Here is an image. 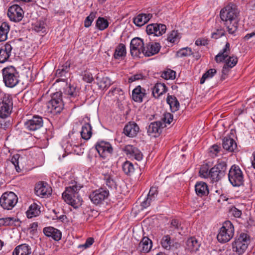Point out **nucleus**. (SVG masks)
I'll return each mask as SVG.
<instances>
[{
    "label": "nucleus",
    "mask_w": 255,
    "mask_h": 255,
    "mask_svg": "<svg viewBox=\"0 0 255 255\" xmlns=\"http://www.w3.org/2000/svg\"><path fill=\"white\" fill-rule=\"evenodd\" d=\"M82 186L76 183L66 188L62 194V198L69 205L74 208H78L82 205V199L78 192Z\"/></svg>",
    "instance_id": "obj_1"
},
{
    "label": "nucleus",
    "mask_w": 255,
    "mask_h": 255,
    "mask_svg": "<svg viewBox=\"0 0 255 255\" xmlns=\"http://www.w3.org/2000/svg\"><path fill=\"white\" fill-rule=\"evenodd\" d=\"M3 82L6 87L12 88L19 82V73L13 66H9L2 69Z\"/></svg>",
    "instance_id": "obj_2"
},
{
    "label": "nucleus",
    "mask_w": 255,
    "mask_h": 255,
    "mask_svg": "<svg viewBox=\"0 0 255 255\" xmlns=\"http://www.w3.org/2000/svg\"><path fill=\"white\" fill-rule=\"evenodd\" d=\"M250 243V237L246 233H241L232 244L233 250L239 255H243Z\"/></svg>",
    "instance_id": "obj_3"
},
{
    "label": "nucleus",
    "mask_w": 255,
    "mask_h": 255,
    "mask_svg": "<svg viewBox=\"0 0 255 255\" xmlns=\"http://www.w3.org/2000/svg\"><path fill=\"white\" fill-rule=\"evenodd\" d=\"M64 106L62 93L61 92L53 94L51 100L47 103L48 109L53 114H60L63 110Z\"/></svg>",
    "instance_id": "obj_4"
},
{
    "label": "nucleus",
    "mask_w": 255,
    "mask_h": 255,
    "mask_svg": "<svg viewBox=\"0 0 255 255\" xmlns=\"http://www.w3.org/2000/svg\"><path fill=\"white\" fill-rule=\"evenodd\" d=\"M234 227L230 221H225L217 235L218 241L221 243L229 242L234 236Z\"/></svg>",
    "instance_id": "obj_5"
},
{
    "label": "nucleus",
    "mask_w": 255,
    "mask_h": 255,
    "mask_svg": "<svg viewBox=\"0 0 255 255\" xmlns=\"http://www.w3.org/2000/svg\"><path fill=\"white\" fill-rule=\"evenodd\" d=\"M227 170L226 162L219 160L217 163L210 169L209 178L213 182H218L225 176Z\"/></svg>",
    "instance_id": "obj_6"
},
{
    "label": "nucleus",
    "mask_w": 255,
    "mask_h": 255,
    "mask_svg": "<svg viewBox=\"0 0 255 255\" xmlns=\"http://www.w3.org/2000/svg\"><path fill=\"white\" fill-rule=\"evenodd\" d=\"M228 178L233 186L239 187L243 185L244 174L238 165L234 164L231 166L229 171Z\"/></svg>",
    "instance_id": "obj_7"
},
{
    "label": "nucleus",
    "mask_w": 255,
    "mask_h": 255,
    "mask_svg": "<svg viewBox=\"0 0 255 255\" xmlns=\"http://www.w3.org/2000/svg\"><path fill=\"white\" fill-rule=\"evenodd\" d=\"M13 103L12 98L8 94H4L0 99V118L5 119L11 114Z\"/></svg>",
    "instance_id": "obj_8"
},
{
    "label": "nucleus",
    "mask_w": 255,
    "mask_h": 255,
    "mask_svg": "<svg viewBox=\"0 0 255 255\" xmlns=\"http://www.w3.org/2000/svg\"><path fill=\"white\" fill-rule=\"evenodd\" d=\"M17 196L12 192H6L0 198V206L4 210H11L16 204Z\"/></svg>",
    "instance_id": "obj_9"
},
{
    "label": "nucleus",
    "mask_w": 255,
    "mask_h": 255,
    "mask_svg": "<svg viewBox=\"0 0 255 255\" xmlns=\"http://www.w3.org/2000/svg\"><path fill=\"white\" fill-rule=\"evenodd\" d=\"M43 125V120L41 117L33 116L31 119H27L23 123L24 129L29 132H34L40 129Z\"/></svg>",
    "instance_id": "obj_10"
},
{
    "label": "nucleus",
    "mask_w": 255,
    "mask_h": 255,
    "mask_svg": "<svg viewBox=\"0 0 255 255\" xmlns=\"http://www.w3.org/2000/svg\"><path fill=\"white\" fill-rule=\"evenodd\" d=\"M109 194V191L106 188L101 187L93 191L89 195V198L93 204L97 205L103 203Z\"/></svg>",
    "instance_id": "obj_11"
},
{
    "label": "nucleus",
    "mask_w": 255,
    "mask_h": 255,
    "mask_svg": "<svg viewBox=\"0 0 255 255\" xmlns=\"http://www.w3.org/2000/svg\"><path fill=\"white\" fill-rule=\"evenodd\" d=\"M95 148L100 156L103 159H106L110 156L113 151V148L110 142L104 140L98 141Z\"/></svg>",
    "instance_id": "obj_12"
},
{
    "label": "nucleus",
    "mask_w": 255,
    "mask_h": 255,
    "mask_svg": "<svg viewBox=\"0 0 255 255\" xmlns=\"http://www.w3.org/2000/svg\"><path fill=\"white\" fill-rule=\"evenodd\" d=\"M145 50L144 43L142 39L135 37L130 41V52L132 56L140 57V55L144 54Z\"/></svg>",
    "instance_id": "obj_13"
},
{
    "label": "nucleus",
    "mask_w": 255,
    "mask_h": 255,
    "mask_svg": "<svg viewBox=\"0 0 255 255\" xmlns=\"http://www.w3.org/2000/svg\"><path fill=\"white\" fill-rule=\"evenodd\" d=\"M34 191L37 196L41 198H47L51 195L52 190L46 182L40 181L36 184Z\"/></svg>",
    "instance_id": "obj_14"
},
{
    "label": "nucleus",
    "mask_w": 255,
    "mask_h": 255,
    "mask_svg": "<svg viewBox=\"0 0 255 255\" xmlns=\"http://www.w3.org/2000/svg\"><path fill=\"white\" fill-rule=\"evenodd\" d=\"M217 21H222L230 34H234L238 29L237 17H219L216 19Z\"/></svg>",
    "instance_id": "obj_15"
},
{
    "label": "nucleus",
    "mask_w": 255,
    "mask_h": 255,
    "mask_svg": "<svg viewBox=\"0 0 255 255\" xmlns=\"http://www.w3.org/2000/svg\"><path fill=\"white\" fill-rule=\"evenodd\" d=\"M70 63L66 62L62 66L59 67L58 69L56 71L55 76L59 79L56 80V82L60 81L65 82L69 77L70 73Z\"/></svg>",
    "instance_id": "obj_16"
},
{
    "label": "nucleus",
    "mask_w": 255,
    "mask_h": 255,
    "mask_svg": "<svg viewBox=\"0 0 255 255\" xmlns=\"http://www.w3.org/2000/svg\"><path fill=\"white\" fill-rule=\"evenodd\" d=\"M146 30L148 35L153 34L158 36L165 33L166 26L161 23H152L146 26Z\"/></svg>",
    "instance_id": "obj_17"
},
{
    "label": "nucleus",
    "mask_w": 255,
    "mask_h": 255,
    "mask_svg": "<svg viewBox=\"0 0 255 255\" xmlns=\"http://www.w3.org/2000/svg\"><path fill=\"white\" fill-rule=\"evenodd\" d=\"M32 29L37 33H46L47 32L48 26L46 19L42 17L33 19Z\"/></svg>",
    "instance_id": "obj_18"
},
{
    "label": "nucleus",
    "mask_w": 255,
    "mask_h": 255,
    "mask_svg": "<svg viewBox=\"0 0 255 255\" xmlns=\"http://www.w3.org/2000/svg\"><path fill=\"white\" fill-rule=\"evenodd\" d=\"M139 131L137 124L134 122H128L124 127V133L129 137H135Z\"/></svg>",
    "instance_id": "obj_19"
},
{
    "label": "nucleus",
    "mask_w": 255,
    "mask_h": 255,
    "mask_svg": "<svg viewBox=\"0 0 255 255\" xmlns=\"http://www.w3.org/2000/svg\"><path fill=\"white\" fill-rule=\"evenodd\" d=\"M124 151L129 157L134 158L135 159L140 161L142 159L143 155L141 151L136 147L128 144L125 146Z\"/></svg>",
    "instance_id": "obj_20"
},
{
    "label": "nucleus",
    "mask_w": 255,
    "mask_h": 255,
    "mask_svg": "<svg viewBox=\"0 0 255 255\" xmlns=\"http://www.w3.org/2000/svg\"><path fill=\"white\" fill-rule=\"evenodd\" d=\"M163 123L160 121L154 122L150 123L147 128V132L149 135L154 137L157 136L161 132Z\"/></svg>",
    "instance_id": "obj_21"
},
{
    "label": "nucleus",
    "mask_w": 255,
    "mask_h": 255,
    "mask_svg": "<svg viewBox=\"0 0 255 255\" xmlns=\"http://www.w3.org/2000/svg\"><path fill=\"white\" fill-rule=\"evenodd\" d=\"M43 232L46 236L51 237L55 241H58L61 239V232L54 227H45L43 228Z\"/></svg>",
    "instance_id": "obj_22"
},
{
    "label": "nucleus",
    "mask_w": 255,
    "mask_h": 255,
    "mask_svg": "<svg viewBox=\"0 0 255 255\" xmlns=\"http://www.w3.org/2000/svg\"><path fill=\"white\" fill-rule=\"evenodd\" d=\"M238 14L237 6L230 3L221 10L220 16H237Z\"/></svg>",
    "instance_id": "obj_23"
},
{
    "label": "nucleus",
    "mask_w": 255,
    "mask_h": 255,
    "mask_svg": "<svg viewBox=\"0 0 255 255\" xmlns=\"http://www.w3.org/2000/svg\"><path fill=\"white\" fill-rule=\"evenodd\" d=\"M12 49V47L9 43H6L0 47V63L7 61L11 55Z\"/></svg>",
    "instance_id": "obj_24"
},
{
    "label": "nucleus",
    "mask_w": 255,
    "mask_h": 255,
    "mask_svg": "<svg viewBox=\"0 0 255 255\" xmlns=\"http://www.w3.org/2000/svg\"><path fill=\"white\" fill-rule=\"evenodd\" d=\"M143 55L147 57L152 56L157 54L160 50V46L158 43L149 42L144 46Z\"/></svg>",
    "instance_id": "obj_25"
},
{
    "label": "nucleus",
    "mask_w": 255,
    "mask_h": 255,
    "mask_svg": "<svg viewBox=\"0 0 255 255\" xmlns=\"http://www.w3.org/2000/svg\"><path fill=\"white\" fill-rule=\"evenodd\" d=\"M146 95L145 89L140 86H137L132 92V99L135 102L141 103Z\"/></svg>",
    "instance_id": "obj_26"
},
{
    "label": "nucleus",
    "mask_w": 255,
    "mask_h": 255,
    "mask_svg": "<svg viewBox=\"0 0 255 255\" xmlns=\"http://www.w3.org/2000/svg\"><path fill=\"white\" fill-rule=\"evenodd\" d=\"M230 50V44L228 42H227L225 47L215 56V59L217 63H219L225 60L228 57Z\"/></svg>",
    "instance_id": "obj_27"
},
{
    "label": "nucleus",
    "mask_w": 255,
    "mask_h": 255,
    "mask_svg": "<svg viewBox=\"0 0 255 255\" xmlns=\"http://www.w3.org/2000/svg\"><path fill=\"white\" fill-rule=\"evenodd\" d=\"M152 247V242L147 237L142 238L138 247V250L142 253H148Z\"/></svg>",
    "instance_id": "obj_28"
},
{
    "label": "nucleus",
    "mask_w": 255,
    "mask_h": 255,
    "mask_svg": "<svg viewBox=\"0 0 255 255\" xmlns=\"http://www.w3.org/2000/svg\"><path fill=\"white\" fill-rule=\"evenodd\" d=\"M222 145L224 149L231 152H234L237 148V145L235 141L229 136L224 138Z\"/></svg>",
    "instance_id": "obj_29"
},
{
    "label": "nucleus",
    "mask_w": 255,
    "mask_h": 255,
    "mask_svg": "<svg viewBox=\"0 0 255 255\" xmlns=\"http://www.w3.org/2000/svg\"><path fill=\"white\" fill-rule=\"evenodd\" d=\"M31 253V249L29 246L26 244H21L16 247L13 255H30Z\"/></svg>",
    "instance_id": "obj_30"
},
{
    "label": "nucleus",
    "mask_w": 255,
    "mask_h": 255,
    "mask_svg": "<svg viewBox=\"0 0 255 255\" xmlns=\"http://www.w3.org/2000/svg\"><path fill=\"white\" fill-rule=\"evenodd\" d=\"M167 91V87L165 84L157 83H156L152 89V95L156 98H158L160 96L165 93Z\"/></svg>",
    "instance_id": "obj_31"
},
{
    "label": "nucleus",
    "mask_w": 255,
    "mask_h": 255,
    "mask_svg": "<svg viewBox=\"0 0 255 255\" xmlns=\"http://www.w3.org/2000/svg\"><path fill=\"white\" fill-rule=\"evenodd\" d=\"M195 191L198 196L202 197L209 193L207 184L204 182H198L195 186Z\"/></svg>",
    "instance_id": "obj_32"
},
{
    "label": "nucleus",
    "mask_w": 255,
    "mask_h": 255,
    "mask_svg": "<svg viewBox=\"0 0 255 255\" xmlns=\"http://www.w3.org/2000/svg\"><path fill=\"white\" fill-rule=\"evenodd\" d=\"M92 126L89 123H85L80 131L81 137L86 140L89 139L92 135Z\"/></svg>",
    "instance_id": "obj_33"
},
{
    "label": "nucleus",
    "mask_w": 255,
    "mask_h": 255,
    "mask_svg": "<svg viewBox=\"0 0 255 255\" xmlns=\"http://www.w3.org/2000/svg\"><path fill=\"white\" fill-rule=\"evenodd\" d=\"M40 206L36 203L32 204L26 211V216L28 218H32L34 217L38 216L41 211L40 210Z\"/></svg>",
    "instance_id": "obj_34"
},
{
    "label": "nucleus",
    "mask_w": 255,
    "mask_h": 255,
    "mask_svg": "<svg viewBox=\"0 0 255 255\" xmlns=\"http://www.w3.org/2000/svg\"><path fill=\"white\" fill-rule=\"evenodd\" d=\"M186 249L190 252H196L198 250L200 244L197 240L194 237L189 238L186 241Z\"/></svg>",
    "instance_id": "obj_35"
},
{
    "label": "nucleus",
    "mask_w": 255,
    "mask_h": 255,
    "mask_svg": "<svg viewBox=\"0 0 255 255\" xmlns=\"http://www.w3.org/2000/svg\"><path fill=\"white\" fill-rule=\"evenodd\" d=\"M126 46L123 44H119L116 48L114 57L116 59H123L126 55Z\"/></svg>",
    "instance_id": "obj_36"
},
{
    "label": "nucleus",
    "mask_w": 255,
    "mask_h": 255,
    "mask_svg": "<svg viewBox=\"0 0 255 255\" xmlns=\"http://www.w3.org/2000/svg\"><path fill=\"white\" fill-rule=\"evenodd\" d=\"M64 93L71 99L72 98H75L78 96L79 90L76 86L69 84L68 86L64 89Z\"/></svg>",
    "instance_id": "obj_37"
},
{
    "label": "nucleus",
    "mask_w": 255,
    "mask_h": 255,
    "mask_svg": "<svg viewBox=\"0 0 255 255\" xmlns=\"http://www.w3.org/2000/svg\"><path fill=\"white\" fill-rule=\"evenodd\" d=\"M167 103L169 105L172 112H175L178 110L179 103L174 96L168 95L167 96Z\"/></svg>",
    "instance_id": "obj_38"
},
{
    "label": "nucleus",
    "mask_w": 255,
    "mask_h": 255,
    "mask_svg": "<svg viewBox=\"0 0 255 255\" xmlns=\"http://www.w3.org/2000/svg\"><path fill=\"white\" fill-rule=\"evenodd\" d=\"M182 230L181 223L177 219H172L170 222L169 227V232L171 234L177 232L181 234V231Z\"/></svg>",
    "instance_id": "obj_39"
},
{
    "label": "nucleus",
    "mask_w": 255,
    "mask_h": 255,
    "mask_svg": "<svg viewBox=\"0 0 255 255\" xmlns=\"http://www.w3.org/2000/svg\"><path fill=\"white\" fill-rule=\"evenodd\" d=\"M23 14V10L17 4H13L10 6L7 11V16H22Z\"/></svg>",
    "instance_id": "obj_40"
},
{
    "label": "nucleus",
    "mask_w": 255,
    "mask_h": 255,
    "mask_svg": "<svg viewBox=\"0 0 255 255\" xmlns=\"http://www.w3.org/2000/svg\"><path fill=\"white\" fill-rule=\"evenodd\" d=\"M9 31V26L5 22H2L0 26V41H4L7 38V34Z\"/></svg>",
    "instance_id": "obj_41"
},
{
    "label": "nucleus",
    "mask_w": 255,
    "mask_h": 255,
    "mask_svg": "<svg viewBox=\"0 0 255 255\" xmlns=\"http://www.w3.org/2000/svg\"><path fill=\"white\" fill-rule=\"evenodd\" d=\"M122 169L127 175H130L134 171V165L131 162L127 160L123 163Z\"/></svg>",
    "instance_id": "obj_42"
},
{
    "label": "nucleus",
    "mask_w": 255,
    "mask_h": 255,
    "mask_svg": "<svg viewBox=\"0 0 255 255\" xmlns=\"http://www.w3.org/2000/svg\"><path fill=\"white\" fill-rule=\"evenodd\" d=\"M109 23L104 17H98L96 21V27L100 30H104L109 26Z\"/></svg>",
    "instance_id": "obj_43"
},
{
    "label": "nucleus",
    "mask_w": 255,
    "mask_h": 255,
    "mask_svg": "<svg viewBox=\"0 0 255 255\" xmlns=\"http://www.w3.org/2000/svg\"><path fill=\"white\" fill-rule=\"evenodd\" d=\"M161 77L165 80H173L176 77V72L170 69H166L162 72Z\"/></svg>",
    "instance_id": "obj_44"
},
{
    "label": "nucleus",
    "mask_w": 255,
    "mask_h": 255,
    "mask_svg": "<svg viewBox=\"0 0 255 255\" xmlns=\"http://www.w3.org/2000/svg\"><path fill=\"white\" fill-rule=\"evenodd\" d=\"M180 34L176 30H172L168 35L167 40L172 43H174L179 41L180 39Z\"/></svg>",
    "instance_id": "obj_45"
},
{
    "label": "nucleus",
    "mask_w": 255,
    "mask_h": 255,
    "mask_svg": "<svg viewBox=\"0 0 255 255\" xmlns=\"http://www.w3.org/2000/svg\"><path fill=\"white\" fill-rule=\"evenodd\" d=\"M217 73L215 69H210L205 73L200 79V83L203 84L204 83L206 80L212 78L215 74Z\"/></svg>",
    "instance_id": "obj_46"
},
{
    "label": "nucleus",
    "mask_w": 255,
    "mask_h": 255,
    "mask_svg": "<svg viewBox=\"0 0 255 255\" xmlns=\"http://www.w3.org/2000/svg\"><path fill=\"white\" fill-rule=\"evenodd\" d=\"M149 19V17H133V22L136 26L140 27L147 23Z\"/></svg>",
    "instance_id": "obj_47"
},
{
    "label": "nucleus",
    "mask_w": 255,
    "mask_h": 255,
    "mask_svg": "<svg viewBox=\"0 0 255 255\" xmlns=\"http://www.w3.org/2000/svg\"><path fill=\"white\" fill-rule=\"evenodd\" d=\"M171 240L169 235H165L162 237L161 245L164 249L169 250L171 246Z\"/></svg>",
    "instance_id": "obj_48"
},
{
    "label": "nucleus",
    "mask_w": 255,
    "mask_h": 255,
    "mask_svg": "<svg viewBox=\"0 0 255 255\" xmlns=\"http://www.w3.org/2000/svg\"><path fill=\"white\" fill-rule=\"evenodd\" d=\"M210 169L209 170L208 165H203L201 166L199 170V175L201 177L208 178L210 177Z\"/></svg>",
    "instance_id": "obj_49"
},
{
    "label": "nucleus",
    "mask_w": 255,
    "mask_h": 255,
    "mask_svg": "<svg viewBox=\"0 0 255 255\" xmlns=\"http://www.w3.org/2000/svg\"><path fill=\"white\" fill-rule=\"evenodd\" d=\"M229 213L231 216L235 218H240L242 214V211L235 206H232L229 209Z\"/></svg>",
    "instance_id": "obj_50"
},
{
    "label": "nucleus",
    "mask_w": 255,
    "mask_h": 255,
    "mask_svg": "<svg viewBox=\"0 0 255 255\" xmlns=\"http://www.w3.org/2000/svg\"><path fill=\"white\" fill-rule=\"evenodd\" d=\"M103 179L105 181L106 184L109 188H112L115 187L116 184L115 182L112 177V176L109 173L105 174L103 175Z\"/></svg>",
    "instance_id": "obj_51"
},
{
    "label": "nucleus",
    "mask_w": 255,
    "mask_h": 255,
    "mask_svg": "<svg viewBox=\"0 0 255 255\" xmlns=\"http://www.w3.org/2000/svg\"><path fill=\"white\" fill-rule=\"evenodd\" d=\"M238 62V58L235 56H229V58L226 60V63L224 65L229 68L234 67Z\"/></svg>",
    "instance_id": "obj_52"
},
{
    "label": "nucleus",
    "mask_w": 255,
    "mask_h": 255,
    "mask_svg": "<svg viewBox=\"0 0 255 255\" xmlns=\"http://www.w3.org/2000/svg\"><path fill=\"white\" fill-rule=\"evenodd\" d=\"M191 54L192 50L191 48L188 47L182 48L177 53V55L179 57L188 56L191 55Z\"/></svg>",
    "instance_id": "obj_53"
},
{
    "label": "nucleus",
    "mask_w": 255,
    "mask_h": 255,
    "mask_svg": "<svg viewBox=\"0 0 255 255\" xmlns=\"http://www.w3.org/2000/svg\"><path fill=\"white\" fill-rule=\"evenodd\" d=\"M20 157V155L19 154H14L10 160L11 162L14 165L16 171L20 169L19 167V160Z\"/></svg>",
    "instance_id": "obj_54"
},
{
    "label": "nucleus",
    "mask_w": 255,
    "mask_h": 255,
    "mask_svg": "<svg viewBox=\"0 0 255 255\" xmlns=\"http://www.w3.org/2000/svg\"><path fill=\"white\" fill-rule=\"evenodd\" d=\"M158 194L157 187L155 186L151 187L149 190L148 194L147 196L150 197L154 201L157 197Z\"/></svg>",
    "instance_id": "obj_55"
},
{
    "label": "nucleus",
    "mask_w": 255,
    "mask_h": 255,
    "mask_svg": "<svg viewBox=\"0 0 255 255\" xmlns=\"http://www.w3.org/2000/svg\"><path fill=\"white\" fill-rule=\"evenodd\" d=\"M225 34V30L222 28L217 29L216 31L212 34V37L216 39H218Z\"/></svg>",
    "instance_id": "obj_56"
},
{
    "label": "nucleus",
    "mask_w": 255,
    "mask_h": 255,
    "mask_svg": "<svg viewBox=\"0 0 255 255\" xmlns=\"http://www.w3.org/2000/svg\"><path fill=\"white\" fill-rule=\"evenodd\" d=\"M154 200L150 197L147 196V197L144 199L141 203V206L143 208H146L148 207L151 204V203Z\"/></svg>",
    "instance_id": "obj_57"
},
{
    "label": "nucleus",
    "mask_w": 255,
    "mask_h": 255,
    "mask_svg": "<svg viewBox=\"0 0 255 255\" xmlns=\"http://www.w3.org/2000/svg\"><path fill=\"white\" fill-rule=\"evenodd\" d=\"M13 218H5L0 219V226H9L13 223Z\"/></svg>",
    "instance_id": "obj_58"
},
{
    "label": "nucleus",
    "mask_w": 255,
    "mask_h": 255,
    "mask_svg": "<svg viewBox=\"0 0 255 255\" xmlns=\"http://www.w3.org/2000/svg\"><path fill=\"white\" fill-rule=\"evenodd\" d=\"M163 124L167 123L170 124L173 121V115L169 113H166L164 114V117L162 119Z\"/></svg>",
    "instance_id": "obj_59"
},
{
    "label": "nucleus",
    "mask_w": 255,
    "mask_h": 255,
    "mask_svg": "<svg viewBox=\"0 0 255 255\" xmlns=\"http://www.w3.org/2000/svg\"><path fill=\"white\" fill-rule=\"evenodd\" d=\"M143 76L142 74L140 73L134 74L128 78V82L131 83L132 82L142 79L143 78Z\"/></svg>",
    "instance_id": "obj_60"
},
{
    "label": "nucleus",
    "mask_w": 255,
    "mask_h": 255,
    "mask_svg": "<svg viewBox=\"0 0 255 255\" xmlns=\"http://www.w3.org/2000/svg\"><path fill=\"white\" fill-rule=\"evenodd\" d=\"M230 68L227 67L225 65L223 66L222 70V75L221 76V81H223L227 78L229 72L230 71Z\"/></svg>",
    "instance_id": "obj_61"
},
{
    "label": "nucleus",
    "mask_w": 255,
    "mask_h": 255,
    "mask_svg": "<svg viewBox=\"0 0 255 255\" xmlns=\"http://www.w3.org/2000/svg\"><path fill=\"white\" fill-rule=\"evenodd\" d=\"M83 80L87 83H91L94 80V78L91 73H86L83 75Z\"/></svg>",
    "instance_id": "obj_62"
},
{
    "label": "nucleus",
    "mask_w": 255,
    "mask_h": 255,
    "mask_svg": "<svg viewBox=\"0 0 255 255\" xmlns=\"http://www.w3.org/2000/svg\"><path fill=\"white\" fill-rule=\"evenodd\" d=\"M220 146H219L218 145L214 144L210 147V152L214 156H216L220 151Z\"/></svg>",
    "instance_id": "obj_63"
},
{
    "label": "nucleus",
    "mask_w": 255,
    "mask_h": 255,
    "mask_svg": "<svg viewBox=\"0 0 255 255\" xmlns=\"http://www.w3.org/2000/svg\"><path fill=\"white\" fill-rule=\"evenodd\" d=\"M111 93L113 95L119 94V95H124V92L120 88L118 87H116L115 88H112L109 92Z\"/></svg>",
    "instance_id": "obj_64"
}]
</instances>
